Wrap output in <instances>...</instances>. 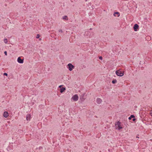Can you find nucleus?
<instances>
[{
	"instance_id": "f257e3e1",
	"label": "nucleus",
	"mask_w": 152,
	"mask_h": 152,
	"mask_svg": "<svg viewBox=\"0 0 152 152\" xmlns=\"http://www.w3.org/2000/svg\"><path fill=\"white\" fill-rule=\"evenodd\" d=\"M116 128H118V130L122 128V127L121 126V123L119 121H118L115 124Z\"/></svg>"
},
{
	"instance_id": "f03ea898",
	"label": "nucleus",
	"mask_w": 152,
	"mask_h": 152,
	"mask_svg": "<svg viewBox=\"0 0 152 152\" xmlns=\"http://www.w3.org/2000/svg\"><path fill=\"white\" fill-rule=\"evenodd\" d=\"M116 74L117 75L121 77L123 76L124 75V72L120 70L116 71Z\"/></svg>"
},
{
	"instance_id": "7ed1b4c3",
	"label": "nucleus",
	"mask_w": 152,
	"mask_h": 152,
	"mask_svg": "<svg viewBox=\"0 0 152 152\" xmlns=\"http://www.w3.org/2000/svg\"><path fill=\"white\" fill-rule=\"evenodd\" d=\"M67 66H68L69 69L70 71H72L73 69L75 68L74 66L70 63Z\"/></svg>"
},
{
	"instance_id": "20e7f679",
	"label": "nucleus",
	"mask_w": 152,
	"mask_h": 152,
	"mask_svg": "<svg viewBox=\"0 0 152 152\" xmlns=\"http://www.w3.org/2000/svg\"><path fill=\"white\" fill-rule=\"evenodd\" d=\"M71 99L75 101H76L78 100V96L77 94H75L72 97Z\"/></svg>"
},
{
	"instance_id": "39448f33",
	"label": "nucleus",
	"mask_w": 152,
	"mask_h": 152,
	"mask_svg": "<svg viewBox=\"0 0 152 152\" xmlns=\"http://www.w3.org/2000/svg\"><path fill=\"white\" fill-rule=\"evenodd\" d=\"M17 61L19 63L22 64L23 62V59H22L20 57H19L18 58Z\"/></svg>"
},
{
	"instance_id": "423d86ee",
	"label": "nucleus",
	"mask_w": 152,
	"mask_h": 152,
	"mask_svg": "<svg viewBox=\"0 0 152 152\" xmlns=\"http://www.w3.org/2000/svg\"><path fill=\"white\" fill-rule=\"evenodd\" d=\"M86 99V97L84 95V94H82L80 97V99L82 101Z\"/></svg>"
},
{
	"instance_id": "0eeeda50",
	"label": "nucleus",
	"mask_w": 152,
	"mask_h": 152,
	"mask_svg": "<svg viewBox=\"0 0 152 152\" xmlns=\"http://www.w3.org/2000/svg\"><path fill=\"white\" fill-rule=\"evenodd\" d=\"M139 28V26L137 24H135L134 27V29L135 31H136Z\"/></svg>"
},
{
	"instance_id": "6e6552de",
	"label": "nucleus",
	"mask_w": 152,
	"mask_h": 152,
	"mask_svg": "<svg viewBox=\"0 0 152 152\" xmlns=\"http://www.w3.org/2000/svg\"><path fill=\"white\" fill-rule=\"evenodd\" d=\"M96 102L99 104H100L102 102V100L100 98H97L96 101Z\"/></svg>"
},
{
	"instance_id": "1a4fd4ad",
	"label": "nucleus",
	"mask_w": 152,
	"mask_h": 152,
	"mask_svg": "<svg viewBox=\"0 0 152 152\" xmlns=\"http://www.w3.org/2000/svg\"><path fill=\"white\" fill-rule=\"evenodd\" d=\"M31 117V114H27L26 115V119L27 121H29Z\"/></svg>"
},
{
	"instance_id": "9d476101",
	"label": "nucleus",
	"mask_w": 152,
	"mask_h": 152,
	"mask_svg": "<svg viewBox=\"0 0 152 152\" xmlns=\"http://www.w3.org/2000/svg\"><path fill=\"white\" fill-rule=\"evenodd\" d=\"M3 115L5 118H7L8 116V113L7 112L5 111L4 112Z\"/></svg>"
},
{
	"instance_id": "9b49d317",
	"label": "nucleus",
	"mask_w": 152,
	"mask_h": 152,
	"mask_svg": "<svg viewBox=\"0 0 152 152\" xmlns=\"http://www.w3.org/2000/svg\"><path fill=\"white\" fill-rule=\"evenodd\" d=\"M66 90V88L64 87H62L60 89V92L61 93H62Z\"/></svg>"
},
{
	"instance_id": "f8f14e48",
	"label": "nucleus",
	"mask_w": 152,
	"mask_h": 152,
	"mask_svg": "<svg viewBox=\"0 0 152 152\" xmlns=\"http://www.w3.org/2000/svg\"><path fill=\"white\" fill-rule=\"evenodd\" d=\"M63 19L64 20H68V17L67 16H64L63 17Z\"/></svg>"
},
{
	"instance_id": "ddd939ff",
	"label": "nucleus",
	"mask_w": 152,
	"mask_h": 152,
	"mask_svg": "<svg viewBox=\"0 0 152 152\" xmlns=\"http://www.w3.org/2000/svg\"><path fill=\"white\" fill-rule=\"evenodd\" d=\"M134 116L133 115H131L130 117L129 118V119L130 120L132 118H134Z\"/></svg>"
},
{
	"instance_id": "4468645a",
	"label": "nucleus",
	"mask_w": 152,
	"mask_h": 152,
	"mask_svg": "<svg viewBox=\"0 0 152 152\" xmlns=\"http://www.w3.org/2000/svg\"><path fill=\"white\" fill-rule=\"evenodd\" d=\"M116 82H117V80L116 79L113 80L112 81V83L113 84H115V83H116Z\"/></svg>"
},
{
	"instance_id": "2eb2a0df",
	"label": "nucleus",
	"mask_w": 152,
	"mask_h": 152,
	"mask_svg": "<svg viewBox=\"0 0 152 152\" xmlns=\"http://www.w3.org/2000/svg\"><path fill=\"white\" fill-rule=\"evenodd\" d=\"M7 42H8V41H7V39H4V43H7Z\"/></svg>"
},
{
	"instance_id": "dca6fc26",
	"label": "nucleus",
	"mask_w": 152,
	"mask_h": 152,
	"mask_svg": "<svg viewBox=\"0 0 152 152\" xmlns=\"http://www.w3.org/2000/svg\"><path fill=\"white\" fill-rule=\"evenodd\" d=\"M40 37V35L39 34H37L36 36V38L37 39L39 38Z\"/></svg>"
},
{
	"instance_id": "f3484780",
	"label": "nucleus",
	"mask_w": 152,
	"mask_h": 152,
	"mask_svg": "<svg viewBox=\"0 0 152 152\" xmlns=\"http://www.w3.org/2000/svg\"><path fill=\"white\" fill-rule=\"evenodd\" d=\"M99 59L102 60V56H99Z\"/></svg>"
},
{
	"instance_id": "a211bd4d",
	"label": "nucleus",
	"mask_w": 152,
	"mask_h": 152,
	"mask_svg": "<svg viewBox=\"0 0 152 152\" xmlns=\"http://www.w3.org/2000/svg\"><path fill=\"white\" fill-rule=\"evenodd\" d=\"M4 53L5 55L7 56V52L6 51H4Z\"/></svg>"
},
{
	"instance_id": "6ab92c4d",
	"label": "nucleus",
	"mask_w": 152,
	"mask_h": 152,
	"mask_svg": "<svg viewBox=\"0 0 152 152\" xmlns=\"http://www.w3.org/2000/svg\"><path fill=\"white\" fill-rule=\"evenodd\" d=\"M4 75H6V76H7V74L6 73H4Z\"/></svg>"
},
{
	"instance_id": "aec40b11",
	"label": "nucleus",
	"mask_w": 152,
	"mask_h": 152,
	"mask_svg": "<svg viewBox=\"0 0 152 152\" xmlns=\"http://www.w3.org/2000/svg\"><path fill=\"white\" fill-rule=\"evenodd\" d=\"M59 32H61V33L63 32L61 30V29H60V30H59Z\"/></svg>"
},
{
	"instance_id": "412c9836",
	"label": "nucleus",
	"mask_w": 152,
	"mask_h": 152,
	"mask_svg": "<svg viewBox=\"0 0 152 152\" xmlns=\"http://www.w3.org/2000/svg\"><path fill=\"white\" fill-rule=\"evenodd\" d=\"M150 114L152 116V110Z\"/></svg>"
},
{
	"instance_id": "4be33fe9",
	"label": "nucleus",
	"mask_w": 152,
	"mask_h": 152,
	"mask_svg": "<svg viewBox=\"0 0 152 152\" xmlns=\"http://www.w3.org/2000/svg\"><path fill=\"white\" fill-rule=\"evenodd\" d=\"M115 13L116 14H118L119 13L118 12H116Z\"/></svg>"
},
{
	"instance_id": "5701e85b",
	"label": "nucleus",
	"mask_w": 152,
	"mask_h": 152,
	"mask_svg": "<svg viewBox=\"0 0 152 152\" xmlns=\"http://www.w3.org/2000/svg\"><path fill=\"white\" fill-rule=\"evenodd\" d=\"M135 120V118H133V121H134Z\"/></svg>"
},
{
	"instance_id": "b1692460",
	"label": "nucleus",
	"mask_w": 152,
	"mask_h": 152,
	"mask_svg": "<svg viewBox=\"0 0 152 152\" xmlns=\"http://www.w3.org/2000/svg\"><path fill=\"white\" fill-rule=\"evenodd\" d=\"M136 138H139V137L137 136L136 137Z\"/></svg>"
},
{
	"instance_id": "393cba45",
	"label": "nucleus",
	"mask_w": 152,
	"mask_h": 152,
	"mask_svg": "<svg viewBox=\"0 0 152 152\" xmlns=\"http://www.w3.org/2000/svg\"><path fill=\"white\" fill-rule=\"evenodd\" d=\"M61 86H59V87L61 88Z\"/></svg>"
},
{
	"instance_id": "a878e982",
	"label": "nucleus",
	"mask_w": 152,
	"mask_h": 152,
	"mask_svg": "<svg viewBox=\"0 0 152 152\" xmlns=\"http://www.w3.org/2000/svg\"><path fill=\"white\" fill-rule=\"evenodd\" d=\"M90 29V30H91V29H92V28H91Z\"/></svg>"
}]
</instances>
